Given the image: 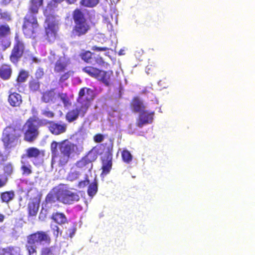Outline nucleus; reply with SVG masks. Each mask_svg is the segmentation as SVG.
I'll list each match as a JSON object with an SVG mask.
<instances>
[{
	"mask_svg": "<svg viewBox=\"0 0 255 255\" xmlns=\"http://www.w3.org/2000/svg\"><path fill=\"white\" fill-rule=\"evenodd\" d=\"M77 150V145L68 139L59 142L52 141L50 144L52 163L57 160L59 166L65 165L71 156L76 152Z\"/></svg>",
	"mask_w": 255,
	"mask_h": 255,
	"instance_id": "f257e3e1",
	"label": "nucleus"
},
{
	"mask_svg": "<svg viewBox=\"0 0 255 255\" xmlns=\"http://www.w3.org/2000/svg\"><path fill=\"white\" fill-rule=\"evenodd\" d=\"M93 94L94 91L90 88L84 87L80 89L76 100L78 105L66 114L65 119L68 123L77 120L79 116H85L93 100Z\"/></svg>",
	"mask_w": 255,
	"mask_h": 255,
	"instance_id": "f03ea898",
	"label": "nucleus"
},
{
	"mask_svg": "<svg viewBox=\"0 0 255 255\" xmlns=\"http://www.w3.org/2000/svg\"><path fill=\"white\" fill-rule=\"evenodd\" d=\"M72 15L74 25L70 32L71 37L75 38L86 35L91 27L84 12L80 8H76L73 11Z\"/></svg>",
	"mask_w": 255,
	"mask_h": 255,
	"instance_id": "7ed1b4c3",
	"label": "nucleus"
},
{
	"mask_svg": "<svg viewBox=\"0 0 255 255\" xmlns=\"http://www.w3.org/2000/svg\"><path fill=\"white\" fill-rule=\"evenodd\" d=\"M51 242V238L49 235L44 231H37L27 236L25 248L28 255L37 254V245L42 243L49 244Z\"/></svg>",
	"mask_w": 255,
	"mask_h": 255,
	"instance_id": "20e7f679",
	"label": "nucleus"
},
{
	"mask_svg": "<svg viewBox=\"0 0 255 255\" xmlns=\"http://www.w3.org/2000/svg\"><path fill=\"white\" fill-rule=\"evenodd\" d=\"M82 71L106 86H110L113 83L114 73L112 70L105 71L92 65H87L82 68Z\"/></svg>",
	"mask_w": 255,
	"mask_h": 255,
	"instance_id": "39448f33",
	"label": "nucleus"
},
{
	"mask_svg": "<svg viewBox=\"0 0 255 255\" xmlns=\"http://www.w3.org/2000/svg\"><path fill=\"white\" fill-rule=\"evenodd\" d=\"M27 51L26 43L18 35H15L14 42L9 56V61L13 64L17 65Z\"/></svg>",
	"mask_w": 255,
	"mask_h": 255,
	"instance_id": "423d86ee",
	"label": "nucleus"
},
{
	"mask_svg": "<svg viewBox=\"0 0 255 255\" xmlns=\"http://www.w3.org/2000/svg\"><path fill=\"white\" fill-rule=\"evenodd\" d=\"M37 120L33 117H30L27 120L22 127L23 139L28 142H33L38 137L40 132L39 127L36 125Z\"/></svg>",
	"mask_w": 255,
	"mask_h": 255,
	"instance_id": "0eeeda50",
	"label": "nucleus"
},
{
	"mask_svg": "<svg viewBox=\"0 0 255 255\" xmlns=\"http://www.w3.org/2000/svg\"><path fill=\"white\" fill-rule=\"evenodd\" d=\"M39 29L37 17L30 13H26L23 18L22 31L26 38H35Z\"/></svg>",
	"mask_w": 255,
	"mask_h": 255,
	"instance_id": "6e6552de",
	"label": "nucleus"
},
{
	"mask_svg": "<svg viewBox=\"0 0 255 255\" xmlns=\"http://www.w3.org/2000/svg\"><path fill=\"white\" fill-rule=\"evenodd\" d=\"M19 137V134L16 132L14 128L11 127H6L4 129L1 137V140L5 148L9 149L14 147Z\"/></svg>",
	"mask_w": 255,
	"mask_h": 255,
	"instance_id": "1a4fd4ad",
	"label": "nucleus"
},
{
	"mask_svg": "<svg viewBox=\"0 0 255 255\" xmlns=\"http://www.w3.org/2000/svg\"><path fill=\"white\" fill-rule=\"evenodd\" d=\"M103 150L106 149L107 153L103 157L102 159V174L107 175L110 172L112 167V154L111 151L113 149V143L111 140H110V143L108 144L107 143L101 144Z\"/></svg>",
	"mask_w": 255,
	"mask_h": 255,
	"instance_id": "9d476101",
	"label": "nucleus"
},
{
	"mask_svg": "<svg viewBox=\"0 0 255 255\" xmlns=\"http://www.w3.org/2000/svg\"><path fill=\"white\" fill-rule=\"evenodd\" d=\"M53 15L48 16L45 22L47 26L45 27L46 39L50 43L53 42L57 37V23Z\"/></svg>",
	"mask_w": 255,
	"mask_h": 255,
	"instance_id": "9b49d317",
	"label": "nucleus"
},
{
	"mask_svg": "<svg viewBox=\"0 0 255 255\" xmlns=\"http://www.w3.org/2000/svg\"><path fill=\"white\" fill-rule=\"evenodd\" d=\"M97 155L93 151L89 152L87 154L77 161L75 164V167L81 171L90 170L92 167V162L96 160Z\"/></svg>",
	"mask_w": 255,
	"mask_h": 255,
	"instance_id": "f8f14e48",
	"label": "nucleus"
},
{
	"mask_svg": "<svg viewBox=\"0 0 255 255\" xmlns=\"http://www.w3.org/2000/svg\"><path fill=\"white\" fill-rule=\"evenodd\" d=\"M59 197L60 202L68 205L72 204L74 202L80 200L79 196L77 193L67 189L60 188Z\"/></svg>",
	"mask_w": 255,
	"mask_h": 255,
	"instance_id": "ddd939ff",
	"label": "nucleus"
},
{
	"mask_svg": "<svg viewBox=\"0 0 255 255\" xmlns=\"http://www.w3.org/2000/svg\"><path fill=\"white\" fill-rule=\"evenodd\" d=\"M81 59L87 63L92 62V59H95V63L99 66L107 65L108 63L106 62L103 57L99 55H96L94 53L90 51L87 50L82 52L80 55Z\"/></svg>",
	"mask_w": 255,
	"mask_h": 255,
	"instance_id": "4468645a",
	"label": "nucleus"
},
{
	"mask_svg": "<svg viewBox=\"0 0 255 255\" xmlns=\"http://www.w3.org/2000/svg\"><path fill=\"white\" fill-rule=\"evenodd\" d=\"M154 112H149L144 110L140 113L136 121V126L141 128L143 126L151 124L153 119Z\"/></svg>",
	"mask_w": 255,
	"mask_h": 255,
	"instance_id": "2eb2a0df",
	"label": "nucleus"
},
{
	"mask_svg": "<svg viewBox=\"0 0 255 255\" xmlns=\"http://www.w3.org/2000/svg\"><path fill=\"white\" fill-rule=\"evenodd\" d=\"M67 125L65 123H55L51 122V124L48 126L49 131L53 135H58L67 131Z\"/></svg>",
	"mask_w": 255,
	"mask_h": 255,
	"instance_id": "dca6fc26",
	"label": "nucleus"
},
{
	"mask_svg": "<svg viewBox=\"0 0 255 255\" xmlns=\"http://www.w3.org/2000/svg\"><path fill=\"white\" fill-rule=\"evenodd\" d=\"M45 152L44 150H40L35 147H30L26 150V154L21 156V158L28 157L29 158H34L35 159L42 158L44 156Z\"/></svg>",
	"mask_w": 255,
	"mask_h": 255,
	"instance_id": "f3484780",
	"label": "nucleus"
},
{
	"mask_svg": "<svg viewBox=\"0 0 255 255\" xmlns=\"http://www.w3.org/2000/svg\"><path fill=\"white\" fill-rule=\"evenodd\" d=\"M8 102L12 107H19L22 103L21 96L16 92H9Z\"/></svg>",
	"mask_w": 255,
	"mask_h": 255,
	"instance_id": "a211bd4d",
	"label": "nucleus"
},
{
	"mask_svg": "<svg viewBox=\"0 0 255 255\" xmlns=\"http://www.w3.org/2000/svg\"><path fill=\"white\" fill-rule=\"evenodd\" d=\"M130 106L134 113H140L145 110V106L138 97H134L132 99Z\"/></svg>",
	"mask_w": 255,
	"mask_h": 255,
	"instance_id": "6ab92c4d",
	"label": "nucleus"
},
{
	"mask_svg": "<svg viewBox=\"0 0 255 255\" xmlns=\"http://www.w3.org/2000/svg\"><path fill=\"white\" fill-rule=\"evenodd\" d=\"M41 101L45 103H55L56 99V94L55 89L52 88L46 90L41 93Z\"/></svg>",
	"mask_w": 255,
	"mask_h": 255,
	"instance_id": "aec40b11",
	"label": "nucleus"
},
{
	"mask_svg": "<svg viewBox=\"0 0 255 255\" xmlns=\"http://www.w3.org/2000/svg\"><path fill=\"white\" fill-rule=\"evenodd\" d=\"M43 2L44 0H30L27 13L36 16L40 7L43 5Z\"/></svg>",
	"mask_w": 255,
	"mask_h": 255,
	"instance_id": "412c9836",
	"label": "nucleus"
},
{
	"mask_svg": "<svg viewBox=\"0 0 255 255\" xmlns=\"http://www.w3.org/2000/svg\"><path fill=\"white\" fill-rule=\"evenodd\" d=\"M68 62L63 57H60L56 61L54 67V71L55 73H61L64 72L67 69Z\"/></svg>",
	"mask_w": 255,
	"mask_h": 255,
	"instance_id": "4be33fe9",
	"label": "nucleus"
},
{
	"mask_svg": "<svg viewBox=\"0 0 255 255\" xmlns=\"http://www.w3.org/2000/svg\"><path fill=\"white\" fill-rule=\"evenodd\" d=\"M12 72L10 65L2 64L0 67V78L3 80H7L10 78Z\"/></svg>",
	"mask_w": 255,
	"mask_h": 255,
	"instance_id": "5701e85b",
	"label": "nucleus"
},
{
	"mask_svg": "<svg viewBox=\"0 0 255 255\" xmlns=\"http://www.w3.org/2000/svg\"><path fill=\"white\" fill-rule=\"evenodd\" d=\"M59 194L60 188L56 190L53 189L46 195L45 198L46 202L48 204H52L57 201L60 202Z\"/></svg>",
	"mask_w": 255,
	"mask_h": 255,
	"instance_id": "b1692460",
	"label": "nucleus"
},
{
	"mask_svg": "<svg viewBox=\"0 0 255 255\" xmlns=\"http://www.w3.org/2000/svg\"><path fill=\"white\" fill-rule=\"evenodd\" d=\"M15 197V192L13 190L6 191L0 193V199L2 203L8 204Z\"/></svg>",
	"mask_w": 255,
	"mask_h": 255,
	"instance_id": "393cba45",
	"label": "nucleus"
},
{
	"mask_svg": "<svg viewBox=\"0 0 255 255\" xmlns=\"http://www.w3.org/2000/svg\"><path fill=\"white\" fill-rule=\"evenodd\" d=\"M39 204L36 202L33 201L29 202L27 207L28 216H36L39 209Z\"/></svg>",
	"mask_w": 255,
	"mask_h": 255,
	"instance_id": "a878e982",
	"label": "nucleus"
},
{
	"mask_svg": "<svg viewBox=\"0 0 255 255\" xmlns=\"http://www.w3.org/2000/svg\"><path fill=\"white\" fill-rule=\"evenodd\" d=\"M51 219L56 223L61 225L67 222V218L64 214L62 213L56 212L52 214Z\"/></svg>",
	"mask_w": 255,
	"mask_h": 255,
	"instance_id": "bb28decb",
	"label": "nucleus"
},
{
	"mask_svg": "<svg viewBox=\"0 0 255 255\" xmlns=\"http://www.w3.org/2000/svg\"><path fill=\"white\" fill-rule=\"evenodd\" d=\"M29 77L28 72L21 69L19 71L16 79V81L18 84H21L25 82Z\"/></svg>",
	"mask_w": 255,
	"mask_h": 255,
	"instance_id": "cd10ccee",
	"label": "nucleus"
},
{
	"mask_svg": "<svg viewBox=\"0 0 255 255\" xmlns=\"http://www.w3.org/2000/svg\"><path fill=\"white\" fill-rule=\"evenodd\" d=\"M28 87L30 91L35 92L39 90L40 83L37 79H32L29 81Z\"/></svg>",
	"mask_w": 255,
	"mask_h": 255,
	"instance_id": "c85d7f7f",
	"label": "nucleus"
},
{
	"mask_svg": "<svg viewBox=\"0 0 255 255\" xmlns=\"http://www.w3.org/2000/svg\"><path fill=\"white\" fill-rule=\"evenodd\" d=\"M41 255H58L57 248L53 246L45 247L41 250Z\"/></svg>",
	"mask_w": 255,
	"mask_h": 255,
	"instance_id": "c756f323",
	"label": "nucleus"
},
{
	"mask_svg": "<svg viewBox=\"0 0 255 255\" xmlns=\"http://www.w3.org/2000/svg\"><path fill=\"white\" fill-rule=\"evenodd\" d=\"M12 20L11 13L8 10H2L0 8V21H10Z\"/></svg>",
	"mask_w": 255,
	"mask_h": 255,
	"instance_id": "7c9ffc66",
	"label": "nucleus"
},
{
	"mask_svg": "<svg viewBox=\"0 0 255 255\" xmlns=\"http://www.w3.org/2000/svg\"><path fill=\"white\" fill-rule=\"evenodd\" d=\"M20 162L22 164L20 167V169L22 171V174L26 176L31 174L32 173V171L31 169L32 167L30 164L28 163L27 165H26L25 162L23 160H21Z\"/></svg>",
	"mask_w": 255,
	"mask_h": 255,
	"instance_id": "2f4dec72",
	"label": "nucleus"
},
{
	"mask_svg": "<svg viewBox=\"0 0 255 255\" xmlns=\"http://www.w3.org/2000/svg\"><path fill=\"white\" fill-rule=\"evenodd\" d=\"M10 33V28L8 24H0V37H4Z\"/></svg>",
	"mask_w": 255,
	"mask_h": 255,
	"instance_id": "473e14b6",
	"label": "nucleus"
},
{
	"mask_svg": "<svg viewBox=\"0 0 255 255\" xmlns=\"http://www.w3.org/2000/svg\"><path fill=\"white\" fill-rule=\"evenodd\" d=\"M122 157L123 160L127 163H129L132 159V156L131 154L127 149H124L122 151Z\"/></svg>",
	"mask_w": 255,
	"mask_h": 255,
	"instance_id": "72a5a7b5",
	"label": "nucleus"
},
{
	"mask_svg": "<svg viewBox=\"0 0 255 255\" xmlns=\"http://www.w3.org/2000/svg\"><path fill=\"white\" fill-rule=\"evenodd\" d=\"M97 191H98L97 183L95 181V182H92V183H91L89 185V186L88 187V191H87L88 194L89 195V196H90L91 197H93L96 194V193L97 192Z\"/></svg>",
	"mask_w": 255,
	"mask_h": 255,
	"instance_id": "f704fd0d",
	"label": "nucleus"
},
{
	"mask_svg": "<svg viewBox=\"0 0 255 255\" xmlns=\"http://www.w3.org/2000/svg\"><path fill=\"white\" fill-rule=\"evenodd\" d=\"M73 166L71 168L70 171L69 172L67 179L68 180H69L70 181H73V180H75L79 177V176L80 175V173L79 171L74 170H73Z\"/></svg>",
	"mask_w": 255,
	"mask_h": 255,
	"instance_id": "c9c22d12",
	"label": "nucleus"
},
{
	"mask_svg": "<svg viewBox=\"0 0 255 255\" xmlns=\"http://www.w3.org/2000/svg\"><path fill=\"white\" fill-rule=\"evenodd\" d=\"M14 252V248L13 247L0 248V255H15Z\"/></svg>",
	"mask_w": 255,
	"mask_h": 255,
	"instance_id": "e433bc0d",
	"label": "nucleus"
},
{
	"mask_svg": "<svg viewBox=\"0 0 255 255\" xmlns=\"http://www.w3.org/2000/svg\"><path fill=\"white\" fill-rule=\"evenodd\" d=\"M99 2V0H81L80 4L86 6L92 7L96 6Z\"/></svg>",
	"mask_w": 255,
	"mask_h": 255,
	"instance_id": "4c0bfd02",
	"label": "nucleus"
},
{
	"mask_svg": "<svg viewBox=\"0 0 255 255\" xmlns=\"http://www.w3.org/2000/svg\"><path fill=\"white\" fill-rule=\"evenodd\" d=\"M58 97L62 101L64 107H68L71 105V103L66 93H59Z\"/></svg>",
	"mask_w": 255,
	"mask_h": 255,
	"instance_id": "58836bf2",
	"label": "nucleus"
},
{
	"mask_svg": "<svg viewBox=\"0 0 255 255\" xmlns=\"http://www.w3.org/2000/svg\"><path fill=\"white\" fill-rule=\"evenodd\" d=\"M3 169L5 174H6V175H11L13 172V167L12 164L9 163L5 164L3 166Z\"/></svg>",
	"mask_w": 255,
	"mask_h": 255,
	"instance_id": "ea45409f",
	"label": "nucleus"
},
{
	"mask_svg": "<svg viewBox=\"0 0 255 255\" xmlns=\"http://www.w3.org/2000/svg\"><path fill=\"white\" fill-rule=\"evenodd\" d=\"M64 0H51V1L47 4V7L49 9H52L57 7L58 4Z\"/></svg>",
	"mask_w": 255,
	"mask_h": 255,
	"instance_id": "a19ab883",
	"label": "nucleus"
},
{
	"mask_svg": "<svg viewBox=\"0 0 255 255\" xmlns=\"http://www.w3.org/2000/svg\"><path fill=\"white\" fill-rule=\"evenodd\" d=\"M35 79L39 80L42 79L44 75V69L42 68H37L35 73Z\"/></svg>",
	"mask_w": 255,
	"mask_h": 255,
	"instance_id": "79ce46f5",
	"label": "nucleus"
},
{
	"mask_svg": "<svg viewBox=\"0 0 255 255\" xmlns=\"http://www.w3.org/2000/svg\"><path fill=\"white\" fill-rule=\"evenodd\" d=\"M72 73L73 72L72 71H68L66 72H65L62 75H61L59 78V82L63 83L66 80H68L70 78V77Z\"/></svg>",
	"mask_w": 255,
	"mask_h": 255,
	"instance_id": "37998d69",
	"label": "nucleus"
},
{
	"mask_svg": "<svg viewBox=\"0 0 255 255\" xmlns=\"http://www.w3.org/2000/svg\"><path fill=\"white\" fill-rule=\"evenodd\" d=\"M41 115L48 118H53L55 116L54 112L49 110L48 109L42 110Z\"/></svg>",
	"mask_w": 255,
	"mask_h": 255,
	"instance_id": "c03bdc74",
	"label": "nucleus"
},
{
	"mask_svg": "<svg viewBox=\"0 0 255 255\" xmlns=\"http://www.w3.org/2000/svg\"><path fill=\"white\" fill-rule=\"evenodd\" d=\"M37 121H38V124L37 125L38 126L39 128L42 126H49L51 124L52 121H49L47 120L43 119V120H38L36 119Z\"/></svg>",
	"mask_w": 255,
	"mask_h": 255,
	"instance_id": "a18cd8bd",
	"label": "nucleus"
},
{
	"mask_svg": "<svg viewBox=\"0 0 255 255\" xmlns=\"http://www.w3.org/2000/svg\"><path fill=\"white\" fill-rule=\"evenodd\" d=\"M10 44L11 42L9 39L2 40L0 43V45L3 50H5L6 49L8 48L10 46Z\"/></svg>",
	"mask_w": 255,
	"mask_h": 255,
	"instance_id": "49530a36",
	"label": "nucleus"
},
{
	"mask_svg": "<svg viewBox=\"0 0 255 255\" xmlns=\"http://www.w3.org/2000/svg\"><path fill=\"white\" fill-rule=\"evenodd\" d=\"M93 138L95 142L100 143L103 140L104 136L101 133H97L94 136Z\"/></svg>",
	"mask_w": 255,
	"mask_h": 255,
	"instance_id": "de8ad7c7",
	"label": "nucleus"
},
{
	"mask_svg": "<svg viewBox=\"0 0 255 255\" xmlns=\"http://www.w3.org/2000/svg\"><path fill=\"white\" fill-rule=\"evenodd\" d=\"M93 51H106L109 50V48L107 47H99L96 45L93 46L91 48Z\"/></svg>",
	"mask_w": 255,
	"mask_h": 255,
	"instance_id": "09e8293b",
	"label": "nucleus"
},
{
	"mask_svg": "<svg viewBox=\"0 0 255 255\" xmlns=\"http://www.w3.org/2000/svg\"><path fill=\"white\" fill-rule=\"evenodd\" d=\"M7 182V178L3 177V176L0 174V188L4 187L6 184Z\"/></svg>",
	"mask_w": 255,
	"mask_h": 255,
	"instance_id": "8fccbe9b",
	"label": "nucleus"
},
{
	"mask_svg": "<svg viewBox=\"0 0 255 255\" xmlns=\"http://www.w3.org/2000/svg\"><path fill=\"white\" fill-rule=\"evenodd\" d=\"M89 183V181L88 179L84 180L81 181L78 183V187L80 188H84Z\"/></svg>",
	"mask_w": 255,
	"mask_h": 255,
	"instance_id": "3c124183",
	"label": "nucleus"
},
{
	"mask_svg": "<svg viewBox=\"0 0 255 255\" xmlns=\"http://www.w3.org/2000/svg\"><path fill=\"white\" fill-rule=\"evenodd\" d=\"M52 231H53V234L54 236L56 238H57L58 237L59 233V227L55 225L53 227V228H52Z\"/></svg>",
	"mask_w": 255,
	"mask_h": 255,
	"instance_id": "603ef678",
	"label": "nucleus"
},
{
	"mask_svg": "<svg viewBox=\"0 0 255 255\" xmlns=\"http://www.w3.org/2000/svg\"><path fill=\"white\" fill-rule=\"evenodd\" d=\"M76 228H72L71 229H69L68 231L69 232V236L70 238H72L73 237V236L74 235V234L76 232Z\"/></svg>",
	"mask_w": 255,
	"mask_h": 255,
	"instance_id": "864d4df0",
	"label": "nucleus"
},
{
	"mask_svg": "<svg viewBox=\"0 0 255 255\" xmlns=\"http://www.w3.org/2000/svg\"><path fill=\"white\" fill-rule=\"evenodd\" d=\"M12 0H1L0 1V4L2 5H8L9 3H10V2L12 1Z\"/></svg>",
	"mask_w": 255,
	"mask_h": 255,
	"instance_id": "5fc2aeb1",
	"label": "nucleus"
},
{
	"mask_svg": "<svg viewBox=\"0 0 255 255\" xmlns=\"http://www.w3.org/2000/svg\"><path fill=\"white\" fill-rule=\"evenodd\" d=\"M5 219V216L0 213V223H2Z\"/></svg>",
	"mask_w": 255,
	"mask_h": 255,
	"instance_id": "6e6d98bb",
	"label": "nucleus"
},
{
	"mask_svg": "<svg viewBox=\"0 0 255 255\" xmlns=\"http://www.w3.org/2000/svg\"><path fill=\"white\" fill-rule=\"evenodd\" d=\"M66 1L69 4H73L77 1V0H66Z\"/></svg>",
	"mask_w": 255,
	"mask_h": 255,
	"instance_id": "4d7b16f0",
	"label": "nucleus"
},
{
	"mask_svg": "<svg viewBox=\"0 0 255 255\" xmlns=\"http://www.w3.org/2000/svg\"><path fill=\"white\" fill-rule=\"evenodd\" d=\"M150 69V68L149 67V66H147L146 67V73L148 74H150V72H149V70Z\"/></svg>",
	"mask_w": 255,
	"mask_h": 255,
	"instance_id": "13d9d810",
	"label": "nucleus"
}]
</instances>
